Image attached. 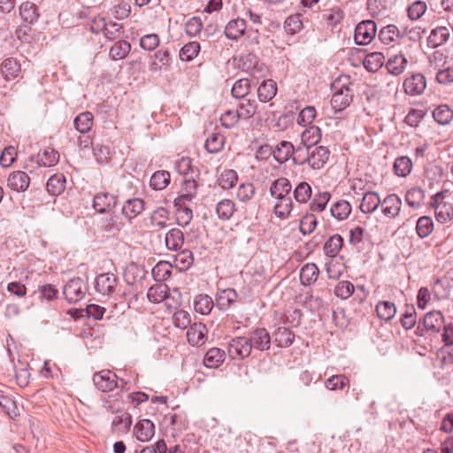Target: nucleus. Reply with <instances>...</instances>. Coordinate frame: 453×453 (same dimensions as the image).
Listing matches in <instances>:
<instances>
[{
    "label": "nucleus",
    "mask_w": 453,
    "mask_h": 453,
    "mask_svg": "<svg viewBox=\"0 0 453 453\" xmlns=\"http://www.w3.org/2000/svg\"><path fill=\"white\" fill-rule=\"evenodd\" d=\"M296 157L293 160L297 165L308 163L313 169L322 168L329 158V150L324 146L312 148L305 150L304 148H296Z\"/></svg>",
    "instance_id": "f257e3e1"
},
{
    "label": "nucleus",
    "mask_w": 453,
    "mask_h": 453,
    "mask_svg": "<svg viewBox=\"0 0 453 453\" xmlns=\"http://www.w3.org/2000/svg\"><path fill=\"white\" fill-rule=\"evenodd\" d=\"M118 376L110 370H102L93 375V383L102 392H111L115 388L124 390L123 380L119 383Z\"/></svg>",
    "instance_id": "f03ea898"
},
{
    "label": "nucleus",
    "mask_w": 453,
    "mask_h": 453,
    "mask_svg": "<svg viewBox=\"0 0 453 453\" xmlns=\"http://www.w3.org/2000/svg\"><path fill=\"white\" fill-rule=\"evenodd\" d=\"M431 204L434 209V215L439 222L447 223L453 219V205L446 202L441 193H437L433 196Z\"/></svg>",
    "instance_id": "7ed1b4c3"
},
{
    "label": "nucleus",
    "mask_w": 453,
    "mask_h": 453,
    "mask_svg": "<svg viewBox=\"0 0 453 453\" xmlns=\"http://www.w3.org/2000/svg\"><path fill=\"white\" fill-rule=\"evenodd\" d=\"M252 348L248 337H235L228 344V354L233 359H244L251 353Z\"/></svg>",
    "instance_id": "20e7f679"
},
{
    "label": "nucleus",
    "mask_w": 453,
    "mask_h": 453,
    "mask_svg": "<svg viewBox=\"0 0 453 453\" xmlns=\"http://www.w3.org/2000/svg\"><path fill=\"white\" fill-rule=\"evenodd\" d=\"M63 293L69 303H75L84 297L86 285L81 278L72 279L65 286Z\"/></svg>",
    "instance_id": "39448f33"
},
{
    "label": "nucleus",
    "mask_w": 453,
    "mask_h": 453,
    "mask_svg": "<svg viewBox=\"0 0 453 453\" xmlns=\"http://www.w3.org/2000/svg\"><path fill=\"white\" fill-rule=\"evenodd\" d=\"M376 35V24L372 20L360 22L355 29V42L359 45L368 44Z\"/></svg>",
    "instance_id": "423d86ee"
},
{
    "label": "nucleus",
    "mask_w": 453,
    "mask_h": 453,
    "mask_svg": "<svg viewBox=\"0 0 453 453\" xmlns=\"http://www.w3.org/2000/svg\"><path fill=\"white\" fill-rule=\"evenodd\" d=\"M21 73V65L14 58H7L1 64L0 73L6 81L19 78Z\"/></svg>",
    "instance_id": "0eeeda50"
},
{
    "label": "nucleus",
    "mask_w": 453,
    "mask_h": 453,
    "mask_svg": "<svg viewBox=\"0 0 453 453\" xmlns=\"http://www.w3.org/2000/svg\"><path fill=\"white\" fill-rule=\"evenodd\" d=\"M252 349L265 350L270 348L271 336L265 328H257L248 336Z\"/></svg>",
    "instance_id": "6e6552de"
},
{
    "label": "nucleus",
    "mask_w": 453,
    "mask_h": 453,
    "mask_svg": "<svg viewBox=\"0 0 453 453\" xmlns=\"http://www.w3.org/2000/svg\"><path fill=\"white\" fill-rule=\"evenodd\" d=\"M30 184V178L23 171H15L9 174L7 187L15 192L26 191Z\"/></svg>",
    "instance_id": "1a4fd4ad"
},
{
    "label": "nucleus",
    "mask_w": 453,
    "mask_h": 453,
    "mask_svg": "<svg viewBox=\"0 0 453 453\" xmlns=\"http://www.w3.org/2000/svg\"><path fill=\"white\" fill-rule=\"evenodd\" d=\"M426 87V78L420 73H416L405 79L403 88L406 94L418 96L422 94Z\"/></svg>",
    "instance_id": "9d476101"
},
{
    "label": "nucleus",
    "mask_w": 453,
    "mask_h": 453,
    "mask_svg": "<svg viewBox=\"0 0 453 453\" xmlns=\"http://www.w3.org/2000/svg\"><path fill=\"white\" fill-rule=\"evenodd\" d=\"M117 286V278L113 274L103 273L96 278L95 288L96 290L104 295H111Z\"/></svg>",
    "instance_id": "9b49d317"
},
{
    "label": "nucleus",
    "mask_w": 453,
    "mask_h": 453,
    "mask_svg": "<svg viewBox=\"0 0 453 453\" xmlns=\"http://www.w3.org/2000/svg\"><path fill=\"white\" fill-rule=\"evenodd\" d=\"M381 207L382 212L386 217L395 218L400 212L402 200L397 195L390 194L381 201Z\"/></svg>",
    "instance_id": "f8f14e48"
},
{
    "label": "nucleus",
    "mask_w": 453,
    "mask_h": 453,
    "mask_svg": "<svg viewBox=\"0 0 453 453\" xmlns=\"http://www.w3.org/2000/svg\"><path fill=\"white\" fill-rule=\"evenodd\" d=\"M352 98L353 95L350 89L344 87L333 95L330 103L335 111H342L349 105Z\"/></svg>",
    "instance_id": "ddd939ff"
},
{
    "label": "nucleus",
    "mask_w": 453,
    "mask_h": 453,
    "mask_svg": "<svg viewBox=\"0 0 453 453\" xmlns=\"http://www.w3.org/2000/svg\"><path fill=\"white\" fill-rule=\"evenodd\" d=\"M134 434L140 441H149L155 434V426L150 419H142L134 426Z\"/></svg>",
    "instance_id": "4468645a"
},
{
    "label": "nucleus",
    "mask_w": 453,
    "mask_h": 453,
    "mask_svg": "<svg viewBox=\"0 0 453 453\" xmlns=\"http://www.w3.org/2000/svg\"><path fill=\"white\" fill-rule=\"evenodd\" d=\"M292 186L287 178H279L275 180L270 187V195L275 199L291 198L289 194Z\"/></svg>",
    "instance_id": "2eb2a0df"
},
{
    "label": "nucleus",
    "mask_w": 453,
    "mask_h": 453,
    "mask_svg": "<svg viewBox=\"0 0 453 453\" xmlns=\"http://www.w3.org/2000/svg\"><path fill=\"white\" fill-rule=\"evenodd\" d=\"M207 328L202 323H194L187 331L188 342L193 345H202L206 340Z\"/></svg>",
    "instance_id": "dca6fc26"
},
{
    "label": "nucleus",
    "mask_w": 453,
    "mask_h": 453,
    "mask_svg": "<svg viewBox=\"0 0 453 453\" xmlns=\"http://www.w3.org/2000/svg\"><path fill=\"white\" fill-rule=\"evenodd\" d=\"M116 203V196L110 193H98L94 196L93 200V207L100 213L111 210Z\"/></svg>",
    "instance_id": "f3484780"
},
{
    "label": "nucleus",
    "mask_w": 453,
    "mask_h": 453,
    "mask_svg": "<svg viewBox=\"0 0 453 453\" xmlns=\"http://www.w3.org/2000/svg\"><path fill=\"white\" fill-rule=\"evenodd\" d=\"M444 318L441 311L427 312L423 319V326L426 331L438 333L443 326Z\"/></svg>",
    "instance_id": "a211bd4d"
},
{
    "label": "nucleus",
    "mask_w": 453,
    "mask_h": 453,
    "mask_svg": "<svg viewBox=\"0 0 453 453\" xmlns=\"http://www.w3.org/2000/svg\"><path fill=\"white\" fill-rule=\"evenodd\" d=\"M273 157L279 163L286 162L291 156L296 157V149L290 142H280L273 152Z\"/></svg>",
    "instance_id": "6ab92c4d"
},
{
    "label": "nucleus",
    "mask_w": 453,
    "mask_h": 453,
    "mask_svg": "<svg viewBox=\"0 0 453 453\" xmlns=\"http://www.w3.org/2000/svg\"><path fill=\"white\" fill-rule=\"evenodd\" d=\"M143 210L144 202L140 198L128 199L122 206V213L129 220L136 218Z\"/></svg>",
    "instance_id": "aec40b11"
},
{
    "label": "nucleus",
    "mask_w": 453,
    "mask_h": 453,
    "mask_svg": "<svg viewBox=\"0 0 453 453\" xmlns=\"http://www.w3.org/2000/svg\"><path fill=\"white\" fill-rule=\"evenodd\" d=\"M246 21L243 19L230 20L225 27V35L228 39L237 40L244 35Z\"/></svg>",
    "instance_id": "412c9836"
},
{
    "label": "nucleus",
    "mask_w": 453,
    "mask_h": 453,
    "mask_svg": "<svg viewBox=\"0 0 453 453\" xmlns=\"http://www.w3.org/2000/svg\"><path fill=\"white\" fill-rule=\"evenodd\" d=\"M238 295L233 288L223 289L217 294L216 306L222 311L227 310L231 304L236 302Z\"/></svg>",
    "instance_id": "4be33fe9"
},
{
    "label": "nucleus",
    "mask_w": 453,
    "mask_h": 453,
    "mask_svg": "<svg viewBox=\"0 0 453 453\" xmlns=\"http://www.w3.org/2000/svg\"><path fill=\"white\" fill-rule=\"evenodd\" d=\"M165 246L169 250L178 251L184 242L183 233L178 228H173L165 234Z\"/></svg>",
    "instance_id": "5701e85b"
},
{
    "label": "nucleus",
    "mask_w": 453,
    "mask_h": 453,
    "mask_svg": "<svg viewBox=\"0 0 453 453\" xmlns=\"http://www.w3.org/2000/svg\"><path fill=\"white\" fill-rule=\"evenodd\" d=\"M449 35V31L446 27H438L431 31L427 38V44L431 48H437L445 43Z\"/></svg>",
    "instance_id": "b1692460"
},
{
    "label": "nucleus",
    "mask_w": 453,
    "mask_h": 453,
    "mask_svg": "<svg viewBox=\"0 0 453 453\" xmlns=\"http://www.w3.org/2000/svg\"><path fill=\"white\" fill-rule=\"evenodd\" d=\"M321 138V131L317 126H311L306 128L301 135L302 143L305 147V150L312 149Z\"/></svg>",
    "instance_id": "393cba45"
},
{
    "label": "nucleus",
    "mask_w": 453,
    "mask_h": 453,
    "mask_svg": "<svg viewBox=\"0 0 453 453\" xmlns=\"http://www.w3.org/2000/svg\"><path fill=\"white\" fill-rule=\"evenodd\" d=\"M381 204L379 195L375 192H366L360 203V211L364 213H372Z\"/></svg>",
    "instance_id": "a878e982"
},
{
    "label": "nucleus",
    "mask_w": 453,
    "mask_h": 453,
    "mask_svg": "<svg viewBox=\"0 0 453 453\" xmlns=\"http://www.w3.org/2000/svg\"><path fill=\"white\" fill-rule=\"evenodd\" d=\"M277 93V84L273 80L264 81L257 88V96L261 102L272 100Z\"/></svg>",
    "instance_id": "bb28decb"
},
{
    "label": "nucleus",
    "mask_w": 453,
    "mask_h": 453,
    "mask_svg": "<svg viewBox=\"0 0 453 453\" xmlns=\"http://www.w3.org/2000/svg\"><path fill=\"white\" fill-rule=\"evenodd\" d=\"M318 266L313 263L304 265L300 271V280L304 286H310L314 283L319 276Z\"/></svg>",
    "instance_id": "cd10ccee"
},
{
    "label": "nucleus",
    "mask_w": 453,
    "mask_h": 453,
    "mask_svg": "<svg viewBox=\"0 0 453 453\" xmlns=\"http://www.w3.org/2000/svg\"><path fill=\"white\" fill-rule=\"evenodd\" d=\"M225 360V351L219 348L210 349L204 356V365L210 368L219 367Z\"/></svg>",
    "instance_id": "c85d7f7f"
},
{
    "label": "nucleus",
    "mask_w": 453,
    "mask_h": 453,
    "mask_svg": "<svg viewBox=\"0 0 453 453\" xmlns=\"http://www.w3.org/2000/svg\"><path fill=\"white\" fill-rule=\"evenodd\" d=\"M169 220V211L164 207L154 210L150 215V224L155 229L165 228Z\"/></svg>",
    "instance_id": "c756f323"
},
{
    "label": "nucleus",
    "mask_w": 453,
    "mask_h": 453,
    "mask_svg": "<svg viewBox=\"0 0 453 453\" xmlns=\"http://www.w3.org/2000/svg\"><path fill=\"white\" fill-rule=\"evenodd\" d=\"M403 36L399 28L393 24L382 27L379 33V38L384 44H390Z\"/></svg>",
    "instance_id": "7c9ffc66"
},
{
    "label": "nucleus",
    "mask_w": 453,
    "mask_h": 453,
    "mask_svg": "<svg viewBox=\"0 0 453 453\" xmlns=\"http://www.w3.org/2000/svg\"><path fill=\"white\" fill-rule=\"evenodd\" d=\"M93 115L89 111L80 113L73 120L75 129L81 134L88 133L93 127Z\"/></svg>",
    "instance_id": "2f4dec72"
},
{
    "label": "nucleus",
    "mask_w": 453,
    "mask_h": 453,
    "mask_svg": "<svg viewBox=\"0 0 453 453\" xmlns=\"http://www.w3.org/2000/svg\"><path fill=\"white\" fill-rule=\"evenodd\" d=\"M406 65V58L402 54H398L389 58L386 64V67L390 73L399 75L404 71Z\"/></svg>",
    "instance_id": "473e14b6"
},
{
    "label": "nucleus",
    "mask_w": 453,
    "mask_h": 453,
    "mask_svg": "<svg viewBox=\"0 0 453 453\" xmlns=\"http://www.w3.org/2000/svg\"><path fill=\"white\" fill-rule=\"evenodd\" d=\"M376 312L380 319L389 321L395 317L396 307L392 302L380 301L376 305Z\"/></svg>",
    "instance_id": "72a5a7b5"
},
{
    "label": "nucleus",
    "mask_w": 453,
    "mask_h": 453,
    "mask_svg": "<svg viewBox=\"0 0 453 453\" xmlns=\"http://www.w3.org/2000/svg\"><path fill=\"white\" fill-rule=\"evenodd\" d=\"M384 56L381 52H372L366 55L363 61V65L369 72L378 71L384 64Z\"/></svg>",
    "instance_id": "f704fd0d"
},
{
    "label": "nucleus",
    "mask_w": 453,
    "mask_h": 453,
    "mask_svg": "<svg viewBox=\"0 0 453 453\" xmlns=\"http://www.w3.org/2000/svg\"><path fill=\"white\" fill-rule=\"evenodd\" d=\"M130 50L131 44L125 40H120L111 47L109 56L113 60L123 59Z\"/></svg>",
    "instance_id": "c9c22d12"
},
{
    "label": "nucleus",
    "mask_w": 453,
    "mask_h": 453,
    "mask_svg": "<svg viewBox=\"0 0 453 453\" xmlns=\"http://www.w3.org/2000/svg\"><path fill=\"white\" fill-rule=\"evenodd\" d=\"M65 178L63 174H54L47 181L46 188L51 196H58L65 190Z\"/></svg>",
    "instance_id": "e433bc0d"
},
{
    "label": "nucleus",
    "mask_w": 453,
    "mask_h": 453,
    "mask_svg": "<svg viewBox=\"0 0 453 453\" xmlns=\"http://www.w3.org/2000/svg\"><path fill=\"white\" fill-rule=\"evenodd\" d=\"M21 19L27 23H34L39 17L36 5L31 2H25L19 7Z\"/></svg>",
    "instance_id": "4c0bfd02"
},
{
    "label": "nucleus",
    "mask_w": 453,
    "mask_h": 453,
    "mask_svg": "<svg viewBox=\"0 0 453 453\" xmlns=\"http://www.w3.org/2000/svg\"><path fill=\"white\" fill-rule=\"evenodd\" d=\"M274 342L280 347H288L293 343L295 334L287 327L280 326L273 333Z\"/></svg>",
    "instance_id": "58836bf2"
},
{
    "label": "nucleus",
    "mask_w": 453,
    "mask_h": 453,
    "mask_svg": "<svg viewBox=\"0 0 453 453\" xmlns=\"http://www.w3.org/2000/svg\"><path fill=\"white\" fill-rule=\"evenodd\" d=\"M132 425V417L128 412H121L114 417L111 422L113 431L126 433L130 429Z\"/></svg>",
    "instance_id": "ea45409f"
},
{
    "label": "nucleus",
    "mask_w": 453,
    "mask_h": 453,
    "mask_svg": "<svg viewBox=\"0 0 453 453\" xmlns=\"http://www.w3.org/2000/svg\"><path fill=\"white\" fill-rule=\"evenodd\" d=\"M394 172L399 177L408 176L412 169V161L406 156L398 157L394 163Z\"/></svg>",
    "instance_id": "a19ab883"
},
{
    "label": "nucleus",
    "mask_w": 453,
    "mask_h": 453,
    "mask_svg": "<svg viewBox=\"0 0 453 453\" xmlns=\"http://www.w3.org/2000/svg\"><path fill=\"white\" fill-rule=\"evenodd\" d=\"M331 214L338 220H343L349 217L351 212V206L349 202L340 200L334 203L331 207Z\"/></svg>",
    "instance_id": "79ce46f5"
},
{
    "label": "nucleus",
    "mask_w": 453,
    "mask_h": 453,
    "mask_svg": "<svg viewBox=\"0 0 453 453\" xmlns=\"http://www.w3.org/2000/svg\"><path fill=\"white\" fill-rule=\"evenodd\" d=\"M343 239L340 234L332 235L324 245L325 254L330 257H334L342 249Z\"/></svg>",
    "instance_id": "37998d69"
},
{
    "label": "nucleus",
    "mask_w": 453,
    "mask_h": 453,
    "mask_svg": "<svg viewBox=\"0 0 453 453\" xmlns=\"http://www.w3.org/2000/svg\"><path fill=\"white\" fill-rule=\"evenodd\" d=\"M425 193L420 188H412L405 195L406 203L413 209L419 208L423 203Z\"/></svg>",
    "instance_id": "c03bdc74"
},
{
    "label": "nucleus",
    "mask_w": 453,
    "mask_h": 453,
    "mask_svg": "<svg viewBox=\"0 0 453 453\" xmlns=\"http://www.w3.org/2000/svg\"><path fill=\"white\" fill-rule=\"evenodd\" d=\"M213 305L214 303L211 297L207 295L197 296L194 302L195 311L202 315L209 314L211 311Z\"/></svg>",
    "instance_id": "a18cd8bd"
},
{
    "label": "nucleus",
    "mask_w": 453,
    "mask_h": 453,
    "mask_svg": "<svg viewBox=\"0 0 453 453\" xmlns=\"http://www.w3.org/2000/svg\"><path fill=\"white\" fill-rule=\"evenodd\" d=\"M150 302L159 303L167 297V286L165 284H156L150 287L147 293Z\"/></svg>",
    "instance_id": "49530a36"
},
{
    "label": "nucleus",
    "mask_w": 453,
    "mask_h": 453,
    "mask_svg": "<svg viewBox=\"0 0 453 453\" xmlns=\"http://www.w3.org/2000/svg\"><path fill=\"white\" fill-rule=\"evenodd\" d=\"M433 117L440 125H447L453 119V111L446 104L439 105L433 111Z\"/></svg>",
    "instance_id": "de8ad7c7"
},
{
    "label": "nucleus",
    "mask_w": 453,
    "mask_h": 453,
    "mask_svg": "<svg viewBox=\"0 0 453 453\" xmlns=\"http://www.w3.org/2000/svg\"><path fill=\"white\" fill-rule=\"evenodd\" d=\"M170 183V173L166 171H157L150 178V187L155 190H162Z\"/></svg>",
    "instance_id": "09e8293b"
},
{
    "label": "nucleus",
    "mask_w": 453,
    "mask_h": 453,
    "mask_svg": "<svg viewBox=\"0 0 453 453\" xmlns=\"http://www.w3.org/2000/svg\"><path fill=\"white\" fill-rule=\"evenodd\" d=\"M293 196L297 203H305L311 196V187L306 181H302L294 189Z\"/></svg>",
    "instance_id": "8fccbe9b"
},
{
    "label": "nucleus",
    "mask_w": 453,
    "mask_h": 453,
    "mask_svg": "<svg viewBox=\"0 0 453 453\" xmlns=\"http://www.w3.org/2000/svg\"><path fill=\"white\" fill-rule=\"evenodd\" d=\"M38 164L42 166L50 167L55 165L59 160V154L52 148H47L42 154L38 155Z\"/></svg>",
    "instance_id": "3c124183"
},
{
    "label": "nucleus",
    "mask_w": 453,
    "mask_h": 453,
    "mask_svg": "<svg viewBox=\"0 0 453 453\" xmlns=\"http://www.w3.org/2000/svg\"><path fill=\"white\" fill-rule=\"evenodd\" d=\"M234 203L229 199H223L216 206V212L219 218L223 220L229 219L234 214Z\"/></svg>",
    "instance_id": "603ef678"
},
{
    "label": "nucleus",
    "mask_w": 453,
    "mask_h": 453,
    "mask_svg": "<svg viewBox=\"0 0 453 453\" xmlns=\"http://www.w3.org/2000/svg\"><path fill=\"white\" fill-rule=\"evenodd\" d=\"M277 203L274 205V213L278 218L286 219L289 216L293 202L291 198L276 199Z\"/></svg>",
    "instance_id": "864d4df0"
},
{
    "label": "nucleus",
    "mask_w": 453,
    "mask_h": 453,
    "mask_svg": "<svg viewBox=\"0 0 453 453\" xmlns=\"http://www.w3.org/2000/svg\"><path fill=\"white\" fill-rule=\"evenodd\" d=\"M199 50L200 43L197 42H190L180 49V58L182 61H191L197 56Z\"/></svg>",
    "instance_id": "5fc2aeb1"
},
{
    "label": "nucleus",
    "mask_w": 453,
    "mask_h": 453,
    "mask_svg": "<svg viewBox=\"0 0 453 453\" xmlns=\"http://www.w3.org/2000/svg\"><path fill=\"white\" fill-rule=\"evenodd\" d=\"M434 228V222L431 218L427 216L420 217L416 225V231L419 237L425 238L428 236Z\"/></svg>",
    "instance_id": "6e6d98bb"
},
{
    "label": "nucleus",
    "mask_w": 453,
    "mask_h": 453,
    "mask_svg": "<svg viewBox=\"0 0 453 453\" xmlns=\"http://www.w3.org/2000/svg\"><path fill=\"white\" fill-rule=\"evenodd\" d=\"M239 117L243 119H248L254 116L257 111V104L254 100L242 101L238 109L236 110Z\"/></svg>",
    "instance_id": "4d7b16f0"
},
{
    "label": "nucleus",
    "mask_w": 453,
    "mask_h": 453,
    "mask_svg": "<svg viewBox=\"0 0 453 453\" xmlns=\"http://www.w3.org/2000/svg\"><path fill=\"white\" fill-rule=\"evenodd\" d=\"M238 179L237 173L234 170H225L219 177V185L228 189L234 186Z\"/></svg>",
    "instance_id": "13d9d810"
},
{
    "label": "nucleus",
    "mask_w": 453,
    "mask_h": 453,
    "mask_svg": "<svg viewBox=\"0 0 453 453\" xmlns=\"http://www.w3.org/2000/svg\"><path fill=\"white\" fill-rule=\"evenodd\" d=\"M193 261V254L189 250H180L175 256V263L181 270L188 269Z\"/></svg>",
    "instance_id": "bf43d9fd"
},
{
    "label": "nucleus",
    "mask_w": 453,
    "mask_h": 453,
    "mask_svg": "<svg viewBox=\"0 0 453 453\" xmlns=\"http://www.w3.org/2000/svg\"><path fill=\"white\" fill-rule=\"evenodd\" d=\"M349 379L343 375H333L325 382V386L329 390H342L349 383Z\"/></svg>",
    "instance_id": "052dcab7"
},
{
    "label": "nucleus",
    "mask_w": 453,
    "mask_h": 453,
    "mask_svg": "<svg viewBox=\"0 0 453 453\" xmlns=\"http://www.w3.org/2000/svg\"><path fill=\"white\" fill-rule=\"evenodd\" d=\"M331 195L329 192L319 193L315 196L311 203L310 209L311 211L320 212L325 210L329 202Z\"/></svg>",
    "instance_id": "680f3d73"
},
{
    "label": "nucleus",
    "mask_w": 453,
    "mask_h": 453,
    "mask_svg": "<svg viewBox=\"0 0 453 453\" xmlns=\"http://www.w3.org/2000/svg\"><path fill=\"white\" fill-rule=\"evenodd\" d=\"M250 81L248 79H240L234 82L232 87V95L236 98H243L250 91Z\"/></svg>",
    "instance_id": "e2e57ef3"
},
{
    "label": "nucleus",
    "mask_w": 453,
    "mask_h": 453,
    "mask_svg": "<svg viewBox=\"0 0 453 453\" xmlns=\"http://www.w3.org/2000/svg\"><path fill=\"white\" fill-rule=\"evenodd\" d=\"M223 137L217 134H212L207 138L204 146L208 152L217 153L223 148Z\"/></svg>",
    "instance_id": "0e129e2a"
},
{
    "label": "nucleus",
    "mask_w": 453,
    "mask_h": 453,
    "mask_svg": "<svg viewBox=\"0 0 453 453\" xmlns=\"http://www.w3.org/2000/svg\"><path fill=\"white\" fill-rule=\"evenodd\" d=\"M303 27L300 14L289 16L284 22V28L287 33L294 35L299 32Z\"/></svg>",
    "instance_id": "69168bd1"
},
{
    "label": "nucleus",
    "mask_w": 453,
    "mask_h": 453,
    "mask_svg": "<svg viewBox=\"0 0 453 453\" xmlns=\"http://www.w3.org/2000/svg\"><path fill=\"white\" fill-rule=\"evenodd\" d=\"M316 117V110L313 106H306L303 108L297 117V123L303 127L313 122Z\"/></svg>",
    "instance_id": "338daca9"
},
{
    "label": "nucleus",
    "mask_w": 453,
    "mask_h": 453,
    "mask_svg": "<svg viewBox=\"0 0 453 453\" xmlns=\"http://www.w3.org/2000/svg\"><path fill=\"white\" fill-rule=\"evenodd\" d=\"M173 321L175 326L180 328H188L192 325L189 312L184 310H179L174 312Z\"/></svg>",
    "instance_id": "774afa93"
}]
</instances>
